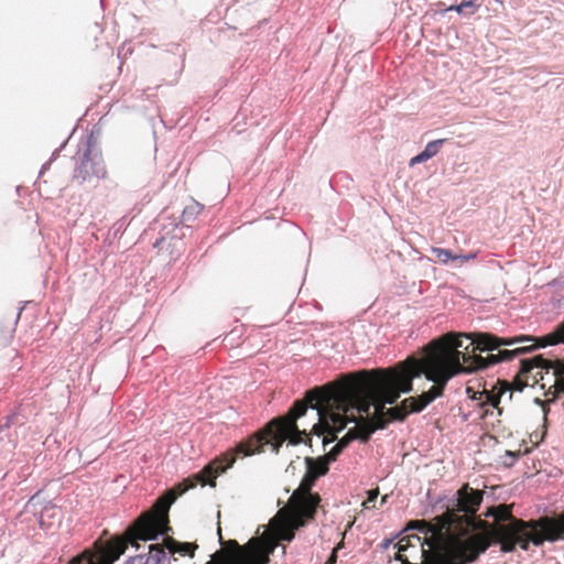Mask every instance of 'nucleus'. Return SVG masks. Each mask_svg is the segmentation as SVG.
Segmentation results:
<instances>
[{
    "instance_id": "nucleus-1",
    "label": "nucleus",
    "mask_w": 564,
    "mask_h": 564,
    "mask_svg": "<svg viewBox=\"0 0 564 564\" xmlns=\"http://www.w3.org/2000/svg\"><path fill=\"white\" fill-rule=\"evenodd\" d=\"M484 491L464 484L457 491L455 503L432 521H414L413 527L430 534L429 553L445 564H470L492 543L502 552H513L519 545L529 549L531 536L539 532L535 520L524 521L512 514L510 505L491 507L485 513L492 517L489 523L477 517Z\"/></svg>"
},
{
    "instance_id": "nucleus-2",
    "label": "nucleus",
    "mask_w": 564,
    "mask_h": 564,
    "mask_svg": "<svg viewBox=\"0 0 564 564\" xmlns=\"http://www.w3.org/2000/svg\"><path fill=\"white\" fill-rule=\"evenodd\" d=\"M372 369L343 375L339 379L323 387L308 390L305 397L296 400L282 416L271 420L263 429L256 432L246 441L238 444V452L245 456L261 453L265 445H271L279 453L288 440L292 445L311 443L306 431L299 430L296 421L305 415L308 408L316 410L318 422L313 425L314 434L324 436L323 444L337 440L336 433L343 431L349 423L348 412L357 410L369 417L373 403L371 389Z\"/></svg>"
},
{
    "instance_id": "nucleus-3",
    "label": "nucleus",
    "mask_w": 564,
    "mask_h": 564,
    "mask_svg": "<svg viewBox=\"0 0 564 564\" xmlns=\"http://www.w3.org/2000/svg\"><path fill=\"white\" fill-rule=\"evenodd\" d=\"M240 455L245 456L242 452H238L237 445L214 458L200 471L186 478L158 498L153 506L141 513L127 530L126 536H116L105 542L96 541L93 550H85L80 555L74 557L69 564H112L126 552L129 543L138 547V540H155L159 535H166L162 544L164 550H169L171 554L178 553L182 556L187 555L193 558L198 549L196 543L178 542L167 535L172 531L169 516L170 508L178 496L188 489L195 488L197 484L215 487L216 478L232 467Z\"/></svg>"
},
{
    "instance_id": "nucleus-4",
    "label": "nucleus",
    "mask_w": 564,
    "mask_h": 564,
    "mask_svg": "<svg viewBox=\"0 0 564 564\" xmlns=\"http://www.w3.org/2000/svg\"><path fill=\"white\" fill-rule=\"evenodd\" d=\"M463 338L470 341L465 334L447 333L431 341L425 348V356L421 359L408 358L400 362V369L411 370L417 366L422 375L434 384L417 398L404 399L400 405L387 410L390 421H404L410 413H417L425 409L436 398L442 397L447 382L462 372H473L486 368V359L471 352V347L464 346Z\"/></svg>"
},
{
    "instance_id": "nucleus-5",
    "label": "nucleus",
    "mask_w": 564,
    "mask_h": 564,
    "mask_svg": "<svg viewBox=\"0 0 564 564\" xmlns=\"http://www.w3.org/2000/svg\"><path fill=\"white\" fill-rule=\"evenodd\" d=\"M318 477L312 471L305 473L300 486L291 495L289 502L272 519L271 525L278 540L292 541L295 531L306 522L314 520L322 501L317 492H312Z\"/></svg>"
},
{
    "instance_id": "nucleus-6",
    "label": "nucleus",
    "mask_w": 564,
    "mask_h": 564,
    "mask_svg": "<svg viewBox=\"0 0 564 564\" xmlns=\"http://www.w3.org/2000/svg\"><path fill=\"white\" fill-rule=\"evenodd\" d=\"M564 343V322L555 327V329L545 336L534 338L531 336H514L501 338L492 334H477L470 339L468 347L471 352L491 351L500 346H509L512 349L499 350L498 354H490L486 359V368L500 361L511 360L513 357L527 352L536 347H545Z\"/></svg>"
},
{
    "instance_id": "nucleus-7",
    "label": "nucleus",
    "mask_w": 564,
    "mask_h": 564,
    "mask_svg": "<svg viewBox=\"0 0 564 564\" xmlns=\"http://www.w3.org/2000/svg\"><path fill=\"white\" fill-rule=\"evenodd\" d=\"M422 375V369L417 366L411 370L400 369V362L393 368L372 369L371 389L375 413L370 417L373 422L387 420L386 404H393L400 398L401 393H406L413 389V379Z\"/></svg>"
},
{
    "instance_id": "nucleus-8",
    "label": "nucleus",
    "mask_w": 564,
    "mask_h": 564,
    "mask_svg": "<svg viewBox=\"0 0 564 564\" xmlns=\"http://www.w3.org/2000/svg\"><path fill=\"white\" fill-rule=\"evenodd\" d=\"M218 534L223 546L206 564H268L276 547V542L259 538L250 539L245 545H240L236 540L224 542L220 528Z\"/></svg>"
},
{
    "instance_id": "nucleus-9",
    "label": "nucleus",
    "mask_w": 564,
    "mask_h": 564,
    "mask_svg": "<svg viewBox=\"0 0 564 564\" xmlns=\"http://www.w3.org/2000/svg\"><path fill=\"white\" fill-rule=\"evenodd\" d=\"M543 371H552L556 393H564V359H544L542 356H534L521 360V367L516 378L517 390L521 391L528 384L527 380L531 376L534 382L543 380Z\"/></svg>"
},
{
    "instance_id": "nucleus-10",
    "label": "nucleus",
    "mask_w": 564,
    "mask_h": 564,
    "mask_svg": "<svg viewBox=\"0 0 564 564\" xmlns=\"http://www.w3.org/2000/svg\"><path fill=\"white\" fill-rule=\"evenodd\" d=\"M470 392L471 388H467V393L470 398L478 401L481 408H485L484 416L489 413L492 414L494 410H497L498 414L501 415L502 409L499 406L501 399L505 394H508L509 400L512 398L511 386L507 381L500 380H498L497 384L494 386L491 390L484 389L480 392H473V394H470Z\"/></svg>"
},
{
    "instance_id": "nucleus-11",
    "label": "nucleus",
    "mask_w": 564,
    "mask_h": 564,
    "mask_svg": "<svg viewBox=\"0 0 564 564\" xmlns=\"http://www.w3.org/2000/svg\"><path fill=\"white\" fill-rule=\"evenodd\" d=\"M534 524L539 528L532 539L536 546L544 542H555L564 539V513L558 517L543 516L535 520Z\"/></svg>"
},
{
    "instance_id": "nucleus-12",
    "label": "nucleus",
    "mask_w": 564,
    "mask_h": 564,
    "mask_svg": "<svg viewBox=\"0 0 564 564\" xmlns=\"http://www.w3.org/2000/svg\"><path fill=\"white\" fill-rule=\"evenodd\" d=\"M160 238L154 242V247L159 249L174 247V240H182L184 237L183 226L171 217H162V228Z\"/></svg>"
},
{
    "instance_id": "nucleus-13",
    "label": "nucleus",
    "mask_w": 564,
    "mask_h": 564,
    "mask_svg": "<svg viewBox=\"0 0 564 564\" xmlns=\"http://www.w3.org/2000/svg\"><path fill=\"white\" fill-rule=\"evenodd\" d=\"M349 422H355L356 426L350 429L354 432V435L357 440L366 443L370 440L371 434L377 430H383L388 425V421H380L379 423L373 422V420L364 416H355L350 415Z\"/></svg>"
},
{
    "instance_id": "nucleus-14",
    "label": "nucleus",
    "mask_w": 564,
    "mask_h": 564,
    "mask_svg": "<svg viewBox=\"0 0 564 564\" xmlns=\"http://www.w3.org/2000/svg\"><path fill=\"white\" fill-rule=\"evenodd\" d=\"M165 560L166 553L164 551V546L161 544H151L149 546V554L147 557L138 555L130 558L126 564H134L135 562L139 564H164Z\"/></svg>"
},
{
    "instance_id": "nucleus-15",
    "label": "nucleus",
    "mask_w": 564,
    "mask_h": 564,
    "mask_svg": "<svg viewBox=\"0 0 564 564\" xmlns=\"http://www.w3.org/2000/svg\"><path fill=\"white\" fill-rule=\"evenodd\" d=\"M444 142L445 139H438L429 142L425 149L420 154L411 159L410 165L413 166L415 164L423 163L430 160L431 158L435 156L440 152L441 147Z\"/></svg>"
},
{
    "instance_id": "nucleus-16",
    "label": "nucleus",
    "mask_w": 564,
    "mask_h": 564,
    "mask_svg": "<svg viewBox=\"0 0 564 564\" xmlns=\"http://www.w3.org/2000/svg\"><path fill=\"white\" fill-rule=\"evenodd\" d=\"M305 465L306 470L312 471L318 478L326 475L329 470V463L323 456L318 458L306 457Z\"/></svg>"
},
{
    "instance_id": "nucleus-17",
    "label": "nucleus",
    "mask_w": 564,
    "mask_h": 564,
    "mask_svg": "<svg viewBox=\"0 0 564 564\" xmlns=\"http://www.w3.org/2000/svg\"><path fill=\"white\" fill-rule=\"evenodd\" d=\"M203 209L204 206L200 203L191 199L183 208L181 224L194 221Z\"/></svg>"
},
{
    "instance_id": "nucleus-18",
    "label": "nucleus",
    "mask_w": 564,
    "mask_h": 564,
    "mask_svg": "<svg viewBox=\"0 0 564 564\" xmlns=\"http://www.w3.org/2000/svg\"><path fill=\"white\" fill-rule=\"evenodd\" d=\"M88 165H93L90 153L86 152L80 165L75 170L74 177L82 184L89 176Z\"/></svg>"
},
{
    "instance_id": "nucleus-19",
    "label": "nucleus",
    "mask_w": 564,
    "mask_h": 564,
    "mask_svg": "<svg viewBox=\"0 0 564 564\" xmlns=\"http://www.w3.org/2000/svg\"><path fill=\"white\" fill-rule=\"evenodd\" d=\"M431 250L433 254H435L437 260L443 264H446L449 260H457L458 258H460V256L453 253L448 249L432 247Z\"/></svg>"
},
{
    "instance_id": "nucleus-20",
    "label": "nucleus",
    "mask_w": 564,
    "mask_h": 564,
    "mask_svg": "<svg viewBox=\"0 0 564 564\" xmlns=\"http://www.w3.org/2000/svg\"><path fill=\"white\" fill-rule=\"evenodd\" d=\"M367 499L362 502V507L365 509H372L376 508L375 501L377 500L379 496V488L370 489L368 492Z\"/></svg>"
},
{
    "instance_id": "nucleus-21",
    "label": "nucleus",
    "mask_w": 564,
    "mask_h": 564,
    "mask_svg": "<svg viewBox=\"0 0 564 564\" xmlns=\"http://www.w3.org/2000/svg\"><path fill=\"white\" fill-rule=\"evenodd\" d=\"M465 8H474L473 13L476 11L477 6L473 0L469 1H463L459 4L451 6L448 7L447 11H456L457 13H463Z\"/></svg>"
},
{
    "instance_id": "nucleus-22",
    "label": "nucleus",
    "mask_w": 564,
    "mask_h": 564,
    "mask_svg": "<svg viewBox=\"0 0 564 564\" xmlns=\"http://www.w3.org/2000/svg\"><path fill=\"white\" fill-rule=\"evenodd\" d=\"M344 449L338 445L336 444L327 454H325L323 457L330 464L333 462H335L337 459V457L339 456V454L343 452Z\"/></svg>"
},
{
    "instance_id": "nucleus-23",
    "label": "nucleus",
    "mask_w": 564,
    "mask_h": 564,
    "mask_svg": "<svg viewBox=\"0 0 564 564\" xmlns=\"http://www.w3.org/2000/svg\"><path fill=\"white\" fill-rule=\"evenodd\" d=\"M354 440H357V438L355 437L354 432H351V431L349 430V431L347 432V434H346L344 437H341V438L337 442V444H338L343 449H345V448L349 445V443H350L351 441H354Z\"/></svg>"
},
{
    "instance_id": "nucleus-24",
    "label": "nucleus",
    "mask_w": 564,
    "mask_h": 564,
    "mask_svg": "<svg viewBox=\"0 0 564 564\" xmlns=\"http://www.w3.org/2000/svg\"><path fill=\"white\" fill-rule=\"evenodd\" d=\"M93 173L98 176V177H105L106 174H107V171H106V167L104 164H101L100 166H98L97 169H95L93 171Z\"/></svg>"
},
{
    "instance_id": "nucleus-25",
    "label": "nucleus",
    "mask_w": 564,
    "mask_h": 564,
    "mask_svg": "<svg viewBox=\"0 0 564 564\" xmlns=\"http://www.w3.org/2000/svg\"><path fill=\"white\" fill-rule=\"evenodd\" d=\"M11 338H12V336H11V334H10V333H8V334H2V335L0 336V344H1L2 346H7V345L10 343Z\"/></svg>"
},
{
    "instance_id": "nucleus-26",
    "label": "nucleus",
    "mask_w": 564,
    "mask_h": 564,
    "mask_svg": "<svg viewBox=\"0 0 564 564\" xmlns=\"http://www.w3.org/2000/svg\"><path fill=\"white\" fill-rule=\"evenodd\" d=\"M460 258H458L457 260H462L463 262H467L469 260H474L476 258V253H468V254H459Z\"/></svg>"
},
{
    "instance_id": "nucleus-27",
    "label": "nucleus",
    "mask_w": 564,
    "mask_h": 564,
    "mask_svg": "<svg viewBox=\"0 0 564 564\" xmlns=\"http://www.w3.org/2000/svg\"><path fill=\"white\" fill-rule=\"evenodd\" d=\"M506 456L510 457V463H506L507 465H512L518 457L517 454H514L510 451L506 452Z\"/></svg>"
},
{
    "instance_id": "nucleus-28",
    "label": "nucleus",
    "mask_w": 564,
    "mask_h": 564,
    "mask_svg": "<svg viewBox=\"0 0 564 564\" xmlns=\"http://www.w3.org/2000/svg\"><path fill=\"white\" fill-rule=\"evenodd\" d=\"M336 560H337L336 550H333L332 555L329 556V558L326 561L325 564H335Z\"/></svg>"
},
{
    "instance_id": "nucleus-29",
    "label": "nucleus",
    "mask_w": 564,
    "mask_h": 564,
    "mask_svg": "<svg viewBox=\"0 0 564 564\" xmlns=\"http://www.w3.org/2000/svg\"><path fill=\"white\" fill-rule=\"evenodd\" d=\"M387 498H388V496H387V495H386V496H383V497L381 498V505H383V503H386V502H387Z\"/></svg>"
},
{
    "instance_id": "nucleus-30",
    "label": "nucleus",
    "mask_w": 564,
    "mask_h": 564,
    "mask_svg": "<svg viewBox=\"0 0 564 564\" xmlns=\"http://www.w3.org/2000/svg\"><path fill=\"white\" fill-rule=\"evenodd\" d=\"M412 539H414L417 543H420V538L416 535H413Z\"/></svg>"
}]
</instances>
